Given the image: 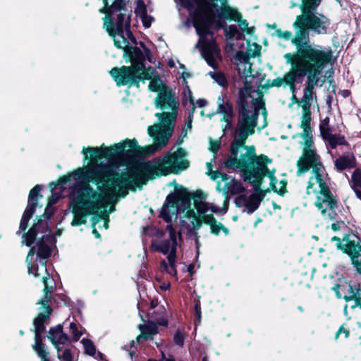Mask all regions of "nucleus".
Listing matches in <instances>:
<instances>
[{"label":"nucleus","mask_w":361,"mask_h":361,"mask_svg":"<svg viewBox=\"0 0 361 361\" xmlns=\"http://www.w3.org/2000/svg\"><path fill=\"white\" fill-rule=\"evenodd\" d=\"M331 241L336 242V245L338 247V248H341V242L339 238L333 237L331 238Z\"/></svg>","instance_id":"09e8293b"},{"label":"nucleus","mask_w":361,"mask_h":361,"mask_svg":"<svg viewBox=\"0 0 361 361\" xmlns=\"http://www.w3.org/2000/svg\"><path fill=\"white\" fill-rule=\"evenodd\" d=\"M262 47L257 43H247V54H245L248 57H255L260 54Z\"/></svg>","instance_id":"c85d7f7f"},{"label":"nucleus","mask_w":361,"mask_h":361,"mask_svg":"<svg viewBox=\"0 0 361 361\" xmlns=\"http://www.w3.org/2000/svg\"><path fill=\"white\" fill-rule=\"evenodd\" d=\"M339 288H340V286L338 284H336L333 288H332V290L334 291H335L336 294V296L338 298H342V295L339 292Z\"/></svg>","instance_id":"de8ad7c7"},{"label":"nucleus","mask_w":361,"mask_h":361,"mask_svg":"<svg viewBox=\"0 0 361 361\" xmlns=\"http://www.w3.org/2000/svg\"><path fill=\"white\" fill-rule=\"evenodd\" d=\"M148 361H161V360H155L149 359V360H148Z\"/></svg>","instance_id":"774afa93"},{"label":"nucleus","mask_w":361,"mask_h":361,"mask_svg":"<svg viewBox=\"0 0 361 361\" xmlns=\"http://www.w3.org/2000/svg\"><path fill=\"white\" fill-rule=\"evenodd\" d=\"M217 190L219 191H221V183L220 182H218V184H217V187H216Z\"/></svg>","instance_id":"680f3d73"},{"label":"nucleus","mask_w":361,"mask_h":361,"mask_svg":"<svg viewBox=\"0 0 361 361\" xmlns=\"http://www.w3.org/2000/svg\"><path fill=\"white\" fill-rule=\"evenodd\" d=\"M345 250L350 256L352 264L357 272L361 274V245L350 244Z\"/></svg>","instance_id":"aec40b11"},{"label":"nucleus","mask_w":361,"mask_h":361,"mask_svg":"<svg viewBox=\"0 0 361 361\" xmlns=\"http://www.w3.org/2000/svg\"><path fill=\"white\" fill-rule=\"evenodd\" d=\"M166 228L169 231L170 239L153 241L152 243V248L154 251L161 252L164 255H168L167 259L169 263L171 264L172 268L173 269V263L176 257V251L177 246V235L171 225H168Z\"/></svg>","instance_id":"f8f14e48"},{"label":"nucleus","mask_w":361,"mask_h":361,"mask_svg":"<svg viewBox=\"0 0 361 361\" xmlns=\"http://www.w3.org/2000/svg\"><path fill=\"white\" fill-rule=\"evenodd\" d=\"M42 281L44 285V292L47 293H52L54 291V286H52L51 279L47 276H43Z\"/></svg>","instance_id":"e433bc0d"},{"label":"nucleus","mask_w":361,"mask_h":361,"mask_svg":"<svg viewBox=\"0 0 361 361\" xmlns=\"http://www.w3.org/2000/svg\"><path fill=\"white\" fill-rule=\"evenodd\" d=\"M287 63L291 65L286 80L294 83L298 78L307 75V81L304 89V94L301 100L302 109H310L316 98L314 89L317 85L322 71L329 61V54L322 52L318 48L310 47L301 50L300 59L294 58L292 53L284 55Z\"/></svg>","instance_id":"39448f33"},{"label":"nucleus","mask_w":361,"mask_h":361,"mask_svg":"<svg viewBox=\"0 0 361 361\" xmlns=\"http://www.w3.org/2000/svg\"><path fill=\"white\" fill-rule=\"evenodd\" d=\"M233 61L235 64L238 71L240 75L244 76L245 78L253 76L252 70V65L250 62L249 57L245 53L236 51L233 57Z\"/></svg>","instance_id":"dca6fc26"},{"label":"nucleus","mask_w":361,"mask_h":361,"mask_svg":"<svg viewBox=\"0 0 361 361\" xmlns=\"http://www.w3.org/2000/svg\"><path fill=\"white\" fill-rule=\"evenodd\" d=\"M207 172H209V171H212V164L211 162L207 163Z\"/></svg>","instance_id":"603ef678"},{"label":"nucleus","mask_w":361,"mask_h":361,"mask_svg":"<svg viewBox=\"0 0 361 361\" xmlns=\"http://www.w3.org/2000/svg\"><path fill=\"white\" fill-rule=\"evenodd\" d=\"M50 299L51 297L49 293H44V297L38 302L42 305L39 308L40 312L34 320L35 342L32 347L39 357H43L44 355H47V349L42 343L41 335L44 330V322L47 318H49L51 313V309L48 305Z\"/></svg>","instance_id":"9b49d317"},{"label":"nucleus","mask_w":361,"mask_h":361,"mask_svg":"<svg viewBox=\"0 0 361 361\" xmlns=\"http://www.w3.org/2000/svg\"><path fill=\"white\" fill-rule=\"evenodd\" d=\"M233 44H230L229 45H227L226 47V50L228 51L229 50L231 51H233Z\"/></svg>","instance_id":"6e6d98bb"},{"label":"nucleus","mask_w":361,"mask_h":361,"mask_svg":"<svg viewBox=\"0 0 361 361\" xmlns=\"http://www.w3.org/2000/svg\"><path fill=\"white\" fill-rule=\"evenodd\" d=\"M225 34L229 39L236 37L237 39L242 38V35L238 32L235 25H229L224 28Z\"/></svg>","instance_id":"cd10ccee"},{"label":"nucleus","mask_w":361,"mask_h":361,"mask_svg":"<svg viewBox=\"0 0 361 361\" xmlns=\"http://www.w3.org/2000/svg\"><path fill=\"white\" fill-rule=\"evenodd\" d=\"M266 126H267V123H266V121H264V125H263L261 128H259V129L263 128H264Z\"/></svg>","instance_id":"338daca9"},{"label":"nucleus","mask_w":361,"mask_h":361,"mask_svg":"<svg viewBox=\"0 0 361 361\" xmlns=\"http://www.w3.org/2000/svg\"><path fill=\"white\" fill-rule=\"evenodd\" d=\"M207 174L210 177L211 179L214 180H217L218 178H221L222 181L228 180L227 175L221 173L219 171H211L209 172H207Z\"/></svg>","instance_id":"4c0bfd02"},{"label":"nucleus","mask_w":361,"mask_h":361,"mask_svg":"<svg viewBox=\"0 0 361 361\" xmlns=\"http://www.w3.org/2000/svg\"><path fill=\"white\" fill-rule=\"evenodd\" d=\"M329 118L328 117L324 118L321 121L319 124V130L321 133V135L322 137L331 133V129L329 128Z\"/></svg>","instance_id":"2f4dec72"},{"label":"nucleus","mask_w":361,"mask_h":361,"mask_svg":"<svg viewBox=\"0 0 361 361\" xmlns=\"http://www.w3.org/2000/svg\"><path fill=\"white\" fill-rule=\"evenodd\" d=\"M221 145L220 140H210L209 150L214 153L216 152Z\"/></svg>","instance_id":"79ce46f5"},{"label":"nucleus","mask_w":361,"mask_h":361,"mask_svg":"<svg viewBox=\"0 0 361 361\" xmlns=\"http://www.w3.org/2000/svg\"><path fill=\"white\" fill-rule=\"evenodd\" d=\"M331 228H332V229H333V230H334V231H337V230H338V229H339V226H338V224H333L331 225Z\"/></svg>","instance_id":"5fc2aeb1"},{"label":"nucleus","mask_w":361,"mask_h":361,"mask_svg":"<svg viewBox=\"0 0 361 361\" xmlns=\"http://www.w3.org/2000/svg\"><path fill=\"white\" fill-rule=\"evenodd\" d=\"M216 113L222 116L221 121L225 123V125H222V129L224 132L231 127L233 116V109L227 97L224 94L218 97Z\"/></svg>","instance_id":"2eb2a0df"},{"label":"nucleus","mask_w":361,"mask_h":361,"mask_svg":"<svg viewBox=\"0 0 361 361\" xmlns=\"http://www.w3.org/2000/svg\"><path fill=\"white\" fill-rule=\"evenodd\" d=\"M297 166L298 175L310 170L307 192L316 195L314 204L324 219H334L337 200L329 190L328 176L316 150L302 152Z\"/></svg>","instance_id":"0eeeda50"},{"label":"nucleus","mask_w":361,"mask_h":361,"mask_svg":"<svg viewBox=\"0 0 361 361\" xmlns=\"http://www.w3.org/2000/svg\"><path fill=\"white\" fill-rule=\"evenodd\" d=\"M185 336V334L184 331L179 329L177 330L173 336L174 343L180 347L183 346Z\"/></svg>","instance_id":"72a5a7b5"},{"label":"nucleus","mask_w":361,"mask_h":361,"mask_svg":"<svg viewBox=\"0 0 361 361\" xmlns=\"http://www.w3.org/2000/svg\"><path fill=\"white\" fill-rule=\"evenodd\" d=\"M162 341H163L161 339H160L159 341H155V345L159 348L162 344Z\"/></svg>","instance_id":"13d9d810"},{"label":"nucleus","mask_w":361,"mask_h":361,"mask_svg":"<svg viewBox=\"0 0 361 361\" xmlns=\"http://www.w3.org/2000/svg\"><path fill=\"white\" fill-rule=\"evenodd\" d=\"M84 161L90 159L86 167L78 168L59 179V183H71L74 188L71 195L73 201V219L71 225L86 223L92 216V233L96 238L100 235L96 224L102 222V227L109 228V214L115 211L114 204L119 198L125 197L128 190L141 189L149 180L171 173H179L189 167L187 152L183 148L169 152L163 157L140 163L128 172L113 176V169L109 164H99L103 158L109 164L119 166L123 164V158L111 159L98 147H83Z\"/></svg>","instance_id":"f257e3e1"},{"label":"nucleus","mask_w":361,"mask_h":361,"mask_svg":"<svg viewBox=\"0 0 361 361\" xmlns=\"http://www.w3.org/2000/svg\"><path fill=\"white\" fill-rule=\"evenodd\" d=\"M303 113L301 118L300 127L303 132L298 136L300 138L299 144L302 147V152H307L310 150H316L312 131L310 127L311 116L309 109H302Z\"/></svg>","instance_id":"ddd939ff"},{"label":"nucleus","mask_w":361,"mask_h":361,"mask_svg":"<svg viewBox=\"0 0 361 361\" xmlns=\"http://www.w3.org/2000/svg\"><path fill=\"white\" fill-rule=\"evenodd\" d=\"M206 195L200 190L193 194V204L196 212L193 209H188L182 221L183 227L189 232H194L199 230L202 223L209 225L211 233L219 235L222 231L226 235L229 231L221 223L217 222L214 217V214L225 213L227 208L219 209L212 204L206 202Z\"/></svg>","instance_id":"1a4fd4ad"},{"label":"nucleus","mask_w":361,"mask_h":361,"mask_svg":"<svg viewBox=\"0 0 361 361\" xmlns=\"http://www.w3.org/2000/svg\"><path fill=\"white\" fill-rule=\"evenodd\" d=\"M135 12L136 16L140 18L141 17L146 16V14H147L146 7L142 1H141V0L137 1V6L135 7Z\"/></svg>","instance_id":"473e14b6"},{"label":"nucleus","mask_w":361,"mask_h":361,"mask_svg":"<svg viewBox=\"0 0 361 361\" xmlns=\"http://www.w3.org/2000/svg\"><path fill=\"white\" fill-rule=\"evenodd\" d=\"M350 185L357 197L361 199V171L355 169L351 176Z\"/></svg>","instance_id":"4be33fe9"},{"label":"nucleus","mask_w":361,"mask_h":361,"mask_svg":"<svg viewBox=\"0 0 361 361\" xmlns=\"http://www.w3.org/2000/svg\"><path fill=\"white\" fill-rule=\"evenodd\" d=\"M41 358V361H48V360L47 359V355H44L43 357H40Z\"/></svg>","instance_id":"0e129e2a"},{"label":"nucleus","mask_w":361,"mask_h":361,"mask_svg":"<svg viewBox=\"0 0 361 361\" xmlns=\"http://www.w3.org/2000/svg\"><path fill=\"white\" fill-rule=\"evenodd\" d=\"M210 77L215 80L220 86L224 87L227 84L225 75L221 72L212 71L209 72Z\"/></svg>","instance_id":"c756f323"},{"label":"nucleus","mask_w":361,"mask_h":361,"mask_svg":"<svg viewBox=\"0 0 361 361\" xmlns=\"http://www.w3.org/2000/svg\"><path fill=\"white\" fill-rule=\"evenodd\" d=\"M269 28L274 29L275 30H276V29H277V28H276V24H273V25H269Z\"/></svg>","instance_id":"e2e57ef3"},{"label":"nucleus","mask_w":361,"mask_h":361,"mask_svg":"<svg viewBox=\"0 0 361 361\" xmlns=\"http://www.w3.org/2000/svg\"><path fill=\"white\" fill-rule=\"evenodd\" d=\"M321 0H302L300 5L302 14L296 17L293 23L295 30L292 44L295 46L297 52L293 54L294 58L300 59L301 50L318 48L322 52L329 54V61H331V51H326L319 45H313L310 43L309 31H313L317 34H324L329 25V20L322 14L314 13L313 10L320 4Z\"/></svg>","instance_id":"6e6552de"},{"label":"nucleus","mask_w":361,"mask_h":361,"mask_svg":"<svg viewBox=\"0 0 361 361\" xmlns=\"http://www.w3.org/2000/svg\"><path fill=\"white\" fill-rule=\"evenodd\" d=\"M169 266L167 265L165 261L161 262V269L162 271H166L169 269Z\"/></svg>","instance_id":"3c124183"},{"label":"nucleus","mask_w":361,"mask_h":361,"mask_svg":"<svg viewBox=\"0 0 361 361\" xmlns=\"http://www.w3.org/2000/svg\"><path fill=\"white\" fill-rule=\"evenodd\" d=\"M140 20L145 27H149L151 25L153 18L146 14L145 16L141 17Z\"/></svg>","instance_id":"37998d69"},{"label":"nucleus","mask_w":361,"mask_h":361,"mask_svg":"<svg viewBox=\"0 0 361 361\" xmlns=\"http://www.w3.org/2000/svg\"><path fill=\"white\" fill-rule=\"evenodd\" d=\"M178 213V200L174 197L168 196L166 202L163 205L161 211V216L166 221H171L173 218L176 219Z\"/></svg>","instance_id":"f3484780"},{"label":"nucleus","mask_w":361,"mask_h":361,"mask_svg":"<svg viewBox=\"0 0 361 361\" xmlns=\"http://www.w3.org/2000/svg\"><path fill=\"white\" fill-rule=\"evenodd\" d=\"M138 328L140 331V334L136 338L138 343L152 339L153 336L158 333V326L154 322H147L146 324H140Z\"/></svg>","instance_id":"a211bd4d"},{"label":"nucleus","mask_w":361,"mask_h":361,"mask_svg":"<svg viewBox=\"0 0 361 361\" xmlns=\"http://www.w3.org/2000/svg\"><path fill=\"white\" fill-rule=\"evenodd\" d=\"M104 13L107 14L104 23L106 30L113 37L116 47L125 49L128 46L125 34L130 39L132 37L129 30L130 18L126 13L125 3L123 0H116L110 9Z\"/></svg>","instance_id":"9d476101"},{"label":"nucleus","mask_w":361,"mask_h":361,"mask_svg":"<svg viewBox=\"0 0 361 361\" xmlns=\"http://www.w3.org/2000/svg\"><path fill=\"white\" fill-rule=\"evenodd\" d=\"M183 4L194 15L193 24L200 36L196 47L199 46L201 47L202 57L207 64L214 69L217 68L219 62L221 61V56L220 49L216 45L209 28L214 22L216 15L219 18L238 22L240 30L243 32L252 35L255 32L254 27H249L247 21L242 19V14L228 4L217 6L211 5L203 0H197V8L194 11H192L189 4L185 2Z\"/></svg>","instance_id":"20e7f679"},{"label":"nucleus","mask_w":361,"mask_h":361,"mask_svg":"<svg viewBox=\"0 0 361 361\" xmlns=\"http://www.w3.org/2000/svg\"><path fill=\"white\" fill-rule=\"evenodd\" d=\"M261 202V198L257 194H252L249 196L245 202V206L249 213L255 212Z\"/></svg>","instance_id":"b1692460"},{"label":"nucleus","mask_w":361,"mask_h":361,"mask_svg":"<svg viewBox=\"0 0 361 361\" xmlns=\"http://www.w3.org/2000/svg\"><path fill=\"white\" fill-rule=\"evenodd\" d=\"M273 36H276L280 39H284L286 40L291 39L294 37H293V34L290 31L288 30H281V29H276L274 33H272Z\"/></svg>","instance_id":"7c9ffc66"},{"label":"nucleus","mask_w":361,"mask_h":361,"mask_svg":"<svg viewBox=\"0 0 361 361\" xmlns=\"http://www.w3.org/2000/svg\"><path fill=\"white\" fill-rule=\"evenodd\" d=\"M59 196L54 194L49 198L47 207L43 216H41L35 222L28 233L23 235L22 243L30 247L26 258L29 274L35 277L43 273L47 274L46 259L51 253V245L54 242V237L48 228L47 219L51 214V206L56 202Z\"/></svg>","instance_id":"423d86ee"},{"label":"nucleus","mask_w":361,"mask_h":361,"mask_svg":"<svg viewBox=\"0 0 361 361\" xmlns=\"http://www.w3.org/2000/svg\"><path fill=\"white\" fill-rule=\"evenodd\" d=\"M40 190V186L37 185L30 192L27 206L20 223V230L21 231H25L27 228L28 221L34 214L35 208L37 207V201L39 198L42 197V195L39 194Z\"/></svg>","instance_id":"4468645a"},{"label":"nucleus","mask_w":361,"mask_h":361,"mask_svg":"<svg viewBox=\"0 0 361 361\" xmlns=\"http://www.w3.org/2000/svg\"><path fill=\"white\" fill-rule=\"evenodd\" d=\"M161 288L164 290H167L169 288V284H164L163 286H161Z\"/></svg>","instance_id":"bf43d9fd"},{"label":"nucleus","mask_w":361,"mask_h":361,"mask_svg":"<svg viewBox=\"0 0 361 361\" xmlns=\"http://www.w3.org/2000/svg\"><path fill=\"white\" fill-rule=\"evenodd\" d=\"M341 334H345V338H348V336H349V331L342 326L340 327V329L337 331L336 337H338Z\"/></svg>","instance_id":"a18cd8bd"},{"label":"nucleus","mask_w":361,"mask_h":361,"mask_svg":"<svg viewBox=\"0 0 361 361\" xmlns=\"http://www.w3.org/2000/svg\"><path fill=\"white\" fill-rule=\"evenodd\" d=\"M224 181L225 186L224 190H226V192H230L233 195H236L243 191V188L239 181L235 179L230 180L228 177V180Z\"/></svg>","instance_id":"5701e85b"},{"label":"nucleus","mask_w":361,"mask_h":361,"mask_svg":"<svg viewBox=\"0 0 361 361\" xmlns=\"http://www.w3.org/2000/svg\"><path fill=\"white\" fill-rule=\"evenodd\" d=\"M158 323H159V324L162 325V326H166L167 325V322L165 319H160V320L158 321Z\"/></svg>","instance_id":"864d4df0"},{"label":"nucleus","mask_w":361,"mask_h":361,"mask_svg":"<svg viewBox=\"0 0 361 361\" xmlns=\"http://www.w3.org/2000/svg\"><path fill=\"white\" fill-rule=\"evenodd\" d=\"M323 138L326 140L331 148H336L338 145H345V140L343 136L328 133Z\"/></svg>","instance_id":"393cba45"},{"label":"nucleus","mask_w":361,"mask_h":361,"mask_svg":"<svg viewBox=\"0 0 361 361\" xmlns=\"http://www.w3.org/2000/svg\"><path fill=\"white\" fill-rule=\"evenodd\" d=\"M335 165L338 170H343L355 166V158L353 155L345 154L335 160Z\"/></svg>","instance_id":"412c9836"},{"label":"nucleus","mask_w":361,"mask_h":361,"mask_svg":"<svg viewBox=\"0 0 361 361\" xmlns=\"http://www.w3.org/2000/svg\"><path fill=\"white\" fill-rule=\"evenodd\" d=\"M103 1V3H104V6L100 9V12H106L107 11H109L111 8V6H109V1H110L111 0H102ZM116 0H114V1L112 2V4ZM123 2L126 4V1L125 0H123Z\"/></svg>","instance_id":"c03bdc74"},{"label":"nucleus","mask_w":361,"mask_h":361,"mask_svg":"<svg viewBox=\"0 0 361 361\" xmlns=\"http://www.w3.org/2000/svg\"><path fill=\"white\" fill-rule=\"evenodd\" d=\"M193 112H194V111L191 110V112L190 113V114L187 118V121H185V126L183 128V131L184 137H185L187 135L188 131L191 130Z\"/></svg>","instance_id":"ea45409f"},{"label":"nucleus","mask_w":361,"mask_h":361,"mask_svg":"<svg viewBox=\"0 0 361 361\" xmlns=\"http://www.w3.org/2000/svg\"><path fill=\"white\" fill-rule=\"evenodd\" d=\"M150 71V69L146 70L141 63L122 66L119 68H114L110 71L111 75L118 86L137 85L140 80L150 79L149 89L158 92L155 99L156 107L163 110L162 114H155L159 122L149 126L147 129L149 135L153 138V144L141 147L138 145L135 139H126L109 147L104 145L98 147L104 150L106 155L111 159H123L125 154L132 151L141 156L154 154L167 145L173 135L178 103L171 91L162 83L160 79H152Z\"/></svg>","instance_id":"7ed1b4c3"},{"label":"nucleus","mask_w":361,"mask_h":361,"mask_svg":"<svg viewBox=\"0 0 361 361\" xmlns=\"http://www.w3.org/2000/svg\"><path fill=\"white\" fill-rule=\"evenodd\" d=\"M70 329L73 334L74 340L78 341L82 334V330H79L76 324L73 322L70 324Z\"/></svg>","instance_id":"a19ab883"},{"label":"nucleus","mask_w":361,"mask_h":361,"mask_svg":"<svg viewBox=\"0 0 361 361\" xmlns=\"http://www.w3.org/2000/svg\"><path fill=\"white\" fill-rule=\"evenodd\" d=\"M64 345L59 346L57 349V357L61 361H73V357L68 349H63Z\"/></svg>","instance_id":"bb28decb"},{"label":"nucleus","mask_w":361,"mask_h":361,"mask_svg":"<svg viewBox=\"0 0 361 361\" xmlns=\"http://www.w3.org/2000/svg\"><path fill=\"white\" fill-rule=\"evenodd\" d=\"M207 104V102L204 99H198L196 102H195V109L198 107H203Z\"/></svg>","instance_id":"49530a36"},{"label":"nucleus","mask_w":361,"mask_h":361,"mask_svg":"<svg viewBox=\"0 0 361 361\" xmlns=\"http://www.w3.org/2000/svg\"><path fill=\"white\" fill-rule=\"evenodd\" d=\"M161 361H163L164 360H166V358H165V355H164V353L161 350Z\"/></svg>","instance_id":"052dcab7"},{"label":"nucleus","mask_w":361,"mask_h":361,"mask_svg":"<svg viewBox=\"0 0 361 361\" xmlns=\"http://www.w3.org/2000/svg\"><path fill=\"white\" fill-rule=\"evenodd\" d=\"M169 272L171 275H175L176 274V269H175V262L173 263V269L172 268V266L171 264H169V269L166 271Z\"/></svg>","instance_id":"8fccbe9b"},{"label":"nucleus","mask_w":361,"mask_h":361,"mask_svg":"<svg viewBox=\"0 0 361 361\" xmlns=\"http://www.w3.org/2000/svg\"><path fill=\"white\" fill-rule=\"evenodd\" d=\"M82 343L86 353L90 355H93L95 353V348L91 341L84 338L82 340Z\"/></svg>","instance_id":"f704fd0d"},{"label":"nucleus","mask_w":361,"mask_h":361,"mask_svg":"<svg viewBox=\"0 0 361 361\" xmlns=\"http://www.w3.org/2000/svg\"><path fill=\"white\" fill-rule=\"evenodd\" d=\"M48 337L56 348L65 345L69 341L68 337L63 334L62 327L60 325L51 328L49 330Z\"/></svg>","instance_id":"6ab92c4d"},{"label":"nucleus","mask_w":361,"mask_h":361,"mask_svg":"<svg viewBox=\"0 0 361 361\" xmlns=\"http://www.w3.org/2000/svg\"><path fill=\"white\" fill-rule=\"evenodd\" d=\"M190 77V74L188 73H185V72H183L182 73V78L185 79L187 78H189Z\"/></svg>","instance_id":"4d7b16f0"},{"label":"nucleus","mask_w":361,"mask_h":361,"mask_svg":"<svg viewBox=\"0 0 361 361\" xmlns=\"http://www.w3.org/2000/svg\"><path fill=\"white\" fill-rule=\"evenodd\" d=\"M349 295H345L344 297L345 300L346 301L349 300H355L358 301L360 300L361 298V289L360 288V286L353 287L352 285H349Z\"/></svg>","instance_id":"a878e982"},{"label":"nucleus","mask_w":361,"mask_h":361,"mask_svg":"<svg viewBox=\"0 0 361 361\" xmlns=\"http://www.w3.org/2000/svg\"><path fill=\"white\" fill-rule=\"evenodd\" d=\"M165 361H175V360L173 357H169L165 360Z\"/></svg>","instance_id":"69168bd1"},{"label":"nucleus","mask_w":361,"mask_h":361,"mask_svg":"<svg viewBox=\"0 0 361 361\" xmlns=\"http://www.w3.org/2000/svg\"><path fill=\"white\" fill-rule=\"evenodd\" d=\"M185 104H189L191 110L195 111V100L192 95V92L189 89H187L184 92Z\"/></svg>","instance_id":"c9c22d12"},{"label":"nucleus","mask_w":361,"mask_h":361,"mask_svg":"<svg viewBox=\"0 0 361 361\" xmlns=\"http://www.w3.org/2000/svg\"><path fill=\"white\" fill-rule=\"evenodd\" d=\"M288 74H289V72L287 73L283 78H278L274 79L272 81V84H271L272 86L280 87L283 85H293L294 83H290L286 80V77Z\"/></svg>","instance_id":"58836bf2"},{"label":"nucleus","mask_w":361,"mask_h":361,"mask_svg":"<svg viewBox=\"0 0 361 361\" xmlns=\"http://www.w3.org/2000/svg\"><path fill=\"white\" fill-rule=\"evenodd\" d=\"M245 82V87L240 91V109L238 124L234 133V141L231 145V156L226 162L228 168L239 169L245 181L251 183L255 189H261L262 184L268 181L269 187L267 190H272L277 192H283L286 183L278 181L267 166L271 162L265 155L257 156L253 146H245L247 137L253 135L257 127V121L259 111H262L264 120L267 111L262 96L248 84Z\"/></svg>","instance_id":"f03ea898"}]
</instances>
